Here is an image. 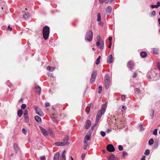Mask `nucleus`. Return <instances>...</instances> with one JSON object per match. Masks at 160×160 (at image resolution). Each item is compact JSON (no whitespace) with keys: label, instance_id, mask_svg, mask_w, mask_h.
I'll return each mask as SVG.
<instances>
[{"label":"nucleus","instance_id":"f257e3e1","mask_svg":"<svg viewBox=\"0 0 160 160\" xmlns=\"http://www.w3.org/2000/svg\"><path fill=\"white\" fill-rule=\"evenodd\" d=\"M42 33L44 39L45 40H47L48 38L50 33L49 27L47 26L44 27L42 30Z\"/></svg>","mask_w":160,"mask_h":160},{"label":"nucleus","instance_id":"f03ea898","mask_svg":"<svg viewBox=\"0 0 160 160\" xmlns=\"http://www.w3.org/2000/svg\"><path fill=\"white\" fill-rule=\"evenodd\" d=\"M105 109H101V110L98 112L96 117L95 125H97L99 120L101 118V116L102 115L105 113Z\"/></svg>","mask_w":160,"mask_h":160},{"label":"nucleus","instance_id":"7ed1b4c3","mask_svg":"<svg viewBox=\"0 0 160 160\" xmlns=\"http://www.w3.org/2000/svg\"><path fill=\"white\" fill-rule=\"evenodd\" d=\"M93 32L91 30H89L86 33L85 39L86 41L91 42L92 39Z\"/></svg>","mask_w":160,"mask_h":160},{"label":"nucleus","instance_id":"20e7f679","mask_svg":"<svg viewBox=\"0 0 160 160\" xmlns=\"http://www.w3.org/2000/svg\"><path fill=\"white\" fill-rule=\"evenodd\" d=\"M105 86L106 89H108L110 84V78L108 74H106L104 77Z\"/></svg>","mask_w":160,"mask_h":160},{"label":"nucleus","instance_id":"39448f33","mask_svg":"<svg viewBox=\"0 0 160 160\" xmlns=\"http://www.w3.org/2000/svg\"><path fill=\"white\" fill-rule=\"evenodd\" d=\"M34 108L35 112L37 114H38L41 116H44V114L43 112L41 109L38 107L35 106L34 107Z\"/></svg>","mask_w":160,"mask_h":160},{"label":"nucleus","instance_id":"423d86ee","mask_svg":"<svg viewBox=\"0 0 160 160\" xmlns=\"http://www.w3.org/2000/svg\"><path fill=\"white\" fill-rule=\"evenodd\" d=\"M97 39L98 41H101V45L99 47V48L101 50H102L104 47V42L103 40L101 39V38L99 35H98L97 36Z\"/></svg>","mask_w":160,"mask_h":160},{"label":"nucleus","instance_id":"0eeeda50","mask_svg":"<svg viewBox=\"0 0 160 160\" xmlns=\"http://www.w3.org/2000/svg\"><path fill=\"white\" fill-rule=\"evenodd\" d=\"M107 149L110 152H113L115 150L114 146L111 144H109L107 146Z\"/></svg>","mask_w":160,"mask_h":160},{"label":"nucleus","instance_id":"6e6552de","mask_svg":"<svg viewBox=\"0 0 160 160\" xmlns=\"http://www.w3.org/2000/svg\"><path fill=\"white\" fill-rule=\"evenodd\" d=\"M113 62V57L112 54H110L107 58V62L108 63H111Z\"/></svg>","mask_w":160,"mask_h":160},{"label":"nucleus","instance_id":"1a4fd4ad","mask_svg":"<svg viewBox=\"0 0 160 160\" xmlns=\"http://www.w3.org/2000/svg\"><path fill=\"white\" fill-rule=\"evenodd\" d=\"M39 127L43 135L45 136H47L48 132L47 131L40 126H39Z\"/></svg>","mask_w":160,"mask_h":160},{"label":"nucleus","instance_id":"9d476101","mask_svg":"<svg viewBox=\"0 0 160 160\" xmlns=\"http://www.w3.org/2000/svg\"><path fill=\"white\" fill-rule=\"evenodd\" d=\"M66 152V151L65 150H64L62 152L60 157V160H66L65 154Z\"/></svg>","mask_w":160,"mask_h":160},{"label":"nucleus","instance_id":"9b49d317","mask_svg":"<svg viewBox=\"0 0 160 160\" xmlns=\"http://www.w3.org/2000/svg\"><path fill=\"white\" fill-rule=\"evenodd\" d=\"M134 66V63L131 61H129L128 63L127 67L129 68L133 69Z\"/></svg>","mask_w":160,"mask_h":160},{"label":"nucleus","instance_id":"f8f14e48","mask_svg":"<svg viewBox=\"0 0 160 160\" xmlns=\"http://www.w3.org/2000/svg\"><path fill=\"white\" fill-rule=\"evenodd\" d=\"M91 108V104H88L86 109V111L87 112V114H88L89 112H90Z\"/></svg>","mask_w":160,"mask_h":160},{"label":"nucleus","instance_id":"ddd939ff","mask_svg":"<svg viewBox=\"0 0 160 160\" xmlns=\"http://www.w3.org/2000/svg\"><path fill=\"white\" fill-rule=\"evenodd\" d=\"M91 124V122L90 120H87L86 123V125L85 127V128L86 129H88Z\"/></svg>","mask_w":160,"mask_h":160},{"label":"nucleus","instance_id":"4468645a","mask_svg":"<svg viewBox=\"0 0 160 160\" xmlns=\"http://www.w3.org/2000/svg\"><path fill=\"white\" fill-rule=\"evenodd\" d=\"M67 143H64L62 142H55V144L57 146H63L67 145Z\"/></svg>","mask_w":160,"mask_h":160},{"label":"nucleus","instance_id":"2eb2a0df","mask_svg":"<svg viewBox=\"0 0 160 160\" xmlns=\"http://www.w3.org/2000/svg\"><path fill=\"white\" fill-rule=\"evenodd\" d=\"M36 92L38 95H40L41 93V88L39 86L35 87Z\"/></svg>","mask_w":160,"mask_h":160},{"label":"nucleus","instance_id":"dca6fc26","mask_svg":"<svg viewBox=\"0 0 160 160\" xmlns=\"http://www.w3.org/2000/svg\"><path fill=\"white\" fill-rule=\"evenodd\" d=\"M69 139V138L68 136H66L65 137V138L63 139V142L64 143H67V145H68L69 144V142H68Z\"/></svg>","mask_w":160,"mask_h":160},{"label":"nucleus","instance_id":"f3484780","mask_svg":"<svg viewBox=\"0 0 160 160\" xmlns=\"http://www.w3.org/2000/svg\"><path fill=\"white\" fill-rule=\"evenodd\" d=\"M59 152H57L54 156L53 160H59Z\"/></svg>","mask_w":160,"mask_h":160},{"label":"nucleus","instance_id":"a211bd4d","mask_svg":"<svg viewBox=\"0 0 160 160\" xmlns=\"http://www.w3.org/2000/svg\"><path fill=\"white\" fill-rule=\"evenodd\" d=\"M35 119L36 121L39 123L42 122V119L39 116L36 115L35 116Z\"/></svg>","mask_w":160,"mask_h":160},{"label":"nucleus","instance_id":"6ab92c4d","mask_svg":"<svg viewBox=\"0 0 160 160\" xmlns=\"http://www.w3.org/2000/svg\"><path fill=\"white\" fill-rule=\"evenodd\" d=\"M140 55L141 57L145 58L147 56V53L145 52L142 51L141 52Z\"/></svg>","mask_w":160,"mask_h":160},{"label":"nucleus","instance_id":"aec40b11","mask_svg":"<svg viewBox=\"0 0 160 160\" xmlns=\"http://www.w3.org/2000/svg\"><path fill=\"white\" fill-rule=\"evenodd\" d=\"M30 17L29 15L28 14V13H27L26 12L23 15V18L26 20L29 18Z\"/></svg>","mask_w":160,"mask_h":160},{"label":"nucleus","instance_id":"412c9836","mask_svg":"<svg viewBox=\"0 0 160 160\" xmlns=\"http://www.w3.org/2000/svg\"><path fill=\"white\" fill-rule=\"evenodd\" d=\"M97 74V72L96 70H94L92 72L91 77L93 78L96 79V76Z\"/></svg>","mask_w":160,"mask_h":160},{"label":"nucleus","instance_id":"4be33fe9","mask_svg":"<svg viewBox=\"0 0 160 160\" xmlns=\"http://www.w3.org/2000/svg\"><path fill=\"white\" fill-rule=\"evenodd\" d=\"M112 9V8L110 6H108L106 10L107 12L109 14H110L111 12Z\"/></svg>","mask_w":160,"mask_h":160},{"label":"nucleus","instance_id":"5701e85b","mask_svg":"<svg viewBox=\"0 0 160 160\" xmlns=\"http://www.w3.org/2000/svg\"><path fill=\"white\" fill-rule=\"evenodd\" d=\"M91 135H86L85 137L84 141H87V140H89L91 138Z\"/></svg>","mask_w":160,"mask_h":160},{"label":"nucleus","instance_id":"b1692460","mask_svg":"<svg viewBox=\"0 0 160 160\" xmlns=\"http://www.w3.org/2000/svg\"><path fill=\"white\" fill-rule=\"evenodd\" d=\"M47 70L50 72H53L55 70V68L51 66H48L47 67Z\"/></svg>","mask_w":160,"mask_h":160},{"label":"nucleus","instance_id":"393cba45","mask_svg":"<svg viewBox=\"0 0 160 160\" xmlns=\"http://www.w3.org/2000/svg\"><path fill=\"white\" fill-rule=\"evenodd\" d=\"M88 144L87 141H84L83 148L84 150L87 149Z\"/></svg>","mask_w":160,"mask_h":160},{"label":"nucleus","instance_id":"a878e982","mask_svg":"<svg viewBox=\"0 0 160 160\" xmlns=\"http://www.w3.org/2000/svg\"><path fill=\"white\" fill-rule=\"evenodd\" d=\"M22 111L21 110H18V115L19 117H20L22 115Z\"/></svg>","mask_w":160,"mask_h":160},{"label":"nucleus","instance_id":"bb28decb","mask_svg":"<svg viewBox=\"0 0 160 160\" xmlns=\"http://www.w3.org/2000/svg\"><path fill=\"white\" fill-rule=\"evenodd\" d=\"M115 158V155L114 154H112L109 156L108 159L109 160H114Z\"/></svg>","mask_w":160,"mask_h":160},{"label":"nucleus","instance_id":"cd10ccee","mask_svg":"<svg viewBox=\"0 0 160 160\" xmlns=\"http://www.w3.org/2000/svg\"><path fill=\"white\" fill-rule=\"evenodd\" d=\"M154 143V140L153 138L150 139L148 141V144L150 145H151L153 144Z\"/></svg>","mask_w":160,"mask_h":160},{"label":"nucleus","instance_id":"c85d7f7f","mask_svg":"<svg viewBox=\"0 0 160 160\" xmlns=\"http://www.w3.org/2000/svg\"><path fill=\"white\" fill-rule=\"evenodd\" d=\"M97 21L98 22H100L101 21V15L99 13H98L97 15Z\"/></svg>","mask_w":160,"mask_h":160},{"label":"nucleus","instance_id":"c756f323","mask_svg":"<svg viewBox=\"0 0 160 160\" xmlns=\"http://www.w3.org/2000/svg\"><path fill=\"white\" fill-rule=\"evenodd\" d=\"M101 58V57L100 56H99L98 58H97L96 61V63L97 65H98L100 63V59Z\"/></svg>","mask_w":160,"mask_h":160},{"label":"nucleus","instance_id":"7c9ffc66","mask_svg":"<svg viewBox=\"0 0 160 160\" xmlns=\"http://www.w3.org/2000/svg\"><path fill=\"white\" fill-rule=\"evenodd\" d=\"M25 122L28 123L29 122V118L28 116H24Z\"/></svg>","mask_w":160,"mask_h":160},{"label":"nucleus","instance_id":"2f4dec72","mask_svg":"<svg viewBox=\"0 0 160 160\" xmlns=\"http://www.w3.org/2000/svg\"><path fill=\"white\" fill-rule=\"evenodd\" d=\"M150 153V150L148 149H146L144 152V154L146 155H149V154Z\"/></svg>","mask_w":160,"mask_h":160},{"label":"nucleus","instance_id":"473e14b6","mask_svg":"<svg viewBox=\"0 0 160 160\" xmlns=\"http://www.w3.org/2000/svg\"><path fill=\"white\" fill-rule=\"evenodd\" d=\"M107 107V103H105L104 104L102 105L101 109H105V111Z\"/></svg>","mask_w":160,"mask_h":160},{"label":"nucleus","instance_id":"72a5a7b5","mask_svg":"<svg viewBox=\"0 0 160 160\" xmlns=\"http://www.w3.org/2000/svg\"><path fill=\"white\" fill-rule=\"evenodd\" d=\"M158 142H155L153 146V148L154 149H156L158 148Z\"/></svg>","mask_w":160,"mask_h":160},{"label":"nucleus","instance_id":"f704fd0d","mask_svg":"<svg viewBox=\"0 0 160 160\" xmlns=\"http://www.w3.org/2000/svg\"><path fill=\"white\" fill-rule=\"evenodd\" d=\"M139 127L140 128V130L141 131H142L144 130V128H143L142 124H140Z\"/></svg>","mask_w":160,"mask_h":160},{"label":"nucleus","instance_id":"c9c22d12","mask_svg":"<svg viewBox=\"0 0 160 160\" xmlns=\"http://www.w3.org/2000/svg\"><path fill=\"white\" fill-rule=\"evenodd\" d=\"M22 132L24 134L26 135L27 131L25 128H23L22 129Z\"/></svg>","mask_w":160,"mask_h":160},{"label":"nucleus","instance_id":"e433bc0d","mask_svg":"<svg viewBox=\"0 0 160 160\" xmlns=\"http://www.w3.org/2000/svg\"><path fill=\"white\" fill-rule=\"evenodd\" d=\"M100 134L102 137H104L106 135L105 132L102 131L100 132Z\"/></svg>","mask_w":160,"mask_h":160},{"label":"nucleus","instance_id":"4c0bfd02","mask_svg":"<svg viewBox=\"0 0 160 160\" xmlns=\"http://www.w3.org/2000/svg\"><path fill=\"white\" fill-rule=\"evenodd\" d=\"M95 78H93L91 77L90 82L92 83H93L95 81Z\"/></svg>","mask_w":160,"mask_h":160},{"label":"nucleus","instance_id":"58836bf2","mask_svg":"<svg viewBox=\"0 0 160 160\" xmlns=\"http://www.w3.org/2000/svg\"><path fill=\"white\" fill-rule=\"evenodd\" d=\"M118 149L120 151H121L123 150V147L121 145H119L118 147Z\"/></svg>","mask_w":160,"mask_h":160},{"label":"nucleus","instance_id":"ea45409f","mask_svg":"<svg viewBox=\"0 0 160 160\" xmlns=\"http://www.w3.org/2000/svg\"><path fill=\"white\" fill-rule=\"evenodd\" d=\"M158 130L157 129H155L153 132V134L155 135H156L157 134Z\"/></svg>","mask_w":160,"mask_h":160},{"label":"nucleus","instance_id":"a19ab883","mask_svg":"<svg viewBox=\"0 0 160 160\" xmlns=\"http://www.w3.org/2000/svg\"><path fill=\"white\" fill-rule=\"evenodd\" d=\"M26 107V105L25 104H23L21 106V108L22 109H25Z\"/></svg>","mask_w":160,"mask_h":160},{"label":"nucleus","instance_id":"79ce46f5","mask_svg":"<svg viewBox=\"0 0 160 160\" xmlns=\"http://www.w3.org/2000/svg\"><path fill=\"white\" fill-rule=\"evenodd\" d=\"M23 115L24 117L28 116V112L27 110H25L24 112V113Z\"/></svg>","mask_w":160,"mask_h":160},{"label":"nucleus","instance_id":"37998d69","mask_svg":"<svg viewBox=\"0 0 160 160\" xmlns=\"http://www.w3.org/2000/svg\"><path fill=\"white\" fill-rule=\"evenodd\" d=\"M40 158L41 160H44L46 158V157L44 155H43L41 156Z\"/></svg>","mask_w":160,"mask_h":160},{"label":"nucleus","instance_id":"c03bdc74","mask_svg":"<svg viewBox=\"0 0 160 160\" xmlns=\"http://www.w3.org/2000/svg\"><path fill=\"white\" fill-rule=\"evenodd\" d=\"M13 147L15 149H18V145L16 144H14L13 145Z\"/></svg>","mask_w":160,"mask_h":160},{"label":"nucleus","instance_id":"a18cd8bd","mask_svg":"<svg viewBox=\"0 0 160 160\" xmlns=\"http://www.w3.org/2000/svg\"><path fill=\"white\" fill-rule=\"evenodd\" d=\"M153 53L157 54H158V51L156 50L155 49H154L153 51Z\"/></svg>","mask_w":160,"mask_h":160},{"label":"nucleus","instance_id":"49530a36","mask_svg":"<svg viewBox=\"0 0 160 160\" xmlns=\"http://www.w3.org/2000/svg\"><path fill=\"white\" fill-rule=\"evenodd\" d=\"M135 91L138 93H139L140 92V89H138V88H136V89Z\"/></svg>","mask_w":160,"mask_h":160},{"label":"nucleus","instance_id":"de8ad7c7","mask_svg":"<svg viewBox=\"0 0 160 160\" xmlns=\"http://www.w3.org/2000/svg\"><path fill=\"white\" fill-rule=\"evenodd\" d=\"M157 67L158 69L160 71V62H158L157 64Z\"/></svg>","mask_w":160,"mask_h":160},{"label":"nucleus","instance_id":"09e8293b","mask_svg":"<svg viewBox=\"0 0 160 160\" xmlns=\"http://www.w3.org/2000/svg\"><path fill=\"white\" fill-rule=\"evenodd\" d=\"M100 43L101 44V41H98L96 43V44L97 46H99L100 44Z\"/></svg>","mask_w":160,"mask_h":160},{"label":"nucleus","instance_id":"8fccbe9b","mask_svg":"<svg viewBox=\"0 0 160 160\" xmlns=\"http://www.w3.org/2000/svg\"><path fill=\"white\" fill-rule=\"evenodd\" d=\"M45 106L46 107H48L50 106V104L49 102H47L45 103Z\"/></svg>","mask_w":160,"mask_h":160},{"label":"nucleus","instance_id":"3c124183","mask_svg":"<svg viewBox=\"0 0 160 160\" xmlns=\"http://www.w3.org/2000/svg\"><path fill=\"white\" fill-rule=\"evenodd\" d=\"M125 95H122L121 96V99L122 100H124V99H125Z\"/></svg>","mask_w":160,"mask_h":160},{"label":"nucleus","instance_id":"603ef678","mask_svg":"<svg viewBox=\"0 0 160 160\" xmlns=\"http://www.w3.org/2000/svg\"><path fill=\"white\" fill-rule=\"evenodd\" d=\"M151 7L152 8H158V7H157V5H151Z\"/></svg>","mask_w":160,"mask_h":160},{"label":"nucleus","instance_id":"864d4df0","mask_svg":"<svg viewBox=\"0 0 160 160\" xmlns=\"http://www.w3.org/2000/svg\"><path fill=\"white\" fill-rule=\"evenodd\" d=\"M137 76V73L136 72H134L133 74V75L132 76L133 78H135Z\"/></svg>","mask_w":160,"mask_h":160},{"label":"nucleus","instance_id":"5fc2aeb1","mask_svg":"<svg viewBox=\"0 0 160 160\" xmlns=\"http://www.w3.org/2000/svg\"><path fill=\"white\" fill-rule=\"evenodd\" d=\"M127 154V152H124V151H123L122 152V156H125Z\"/></svg>","mask_w":160,"mask_h":160},{"label":"nucleus","instance_id":"6e6d98bb","mask_svg":"<svg viewBox=\"0 0 160 160\" xmlns=\"http://www.w3.org/2000/svg\"><path fill=\"white\" fill-rule=\"evenodd\" d=\"M85 157V154L84 153H83L82 154L81 156V158L82 159H83Z\"/></svg>","mask_w":160,"mask_h":160},{"label":"nucleus","instance_id":"4d7b16f0","mask_svg":"<svg viewBox=\"0 0 160 160\" xmlns=\"http://www.w3.org/2000/svg\"><path fill=\"white\" fill-rule=\"evenodd\" d=\"M156 12L155 11H152V15H153V16L155 15V14H156Z\"/></svg>","mask_w":160,"mask_h":160},{"label":"nucleus","instance_id":"13d9d810","mask_svg":"<svg viewBox=\"0 0 160 160\" xmlns=\"http://www.w3.org/2000/svg\"><path fill=\"white\" fill-rule=\"evenodd\" d=\"M97 125H95V123L94 124V125L92 127L91 129L92 130L94 127H96Z\"/></svg>","mask_w":160,"mask_h":160},{"label":"nucleus","instance_id":"bf43d9fd","mask_svg":"<svg viewBox=\"0 0 160 160\" xmlns=\"http://www.w3.org/2000/svg\"><path fill=\"white\" fill-rule=\"evenodd\" d=\"M3 12V8H0V13H2Z\"/></svg>","mask_w":160,"mask_h":160},{"label":"nucleus","instance_id":"052dcab7","mask_svg":"<svg viewBox=\"0 0 160 160\" xmlns=\"http://www.w3.org/2000/svg\"><path fill=\"white\" fill-rule=\"evenodd\" d=\"M157 6L158 8L160 6V2L158 1L157 2Z\"/></svg>","mask_w":160,"mask_h":160},{"label":"nucleus","instance_id":"680f3d73","mask_svg":"<svg viewBox=\"0 0 160 160\" xmlns=\"http://www.w3.org/2000/svg\"><path fill=\"white\" fill-rule=\"evenodd\" d=\"M8 29L9 30V31H11L12 30V28L11 27H10V26H8Z\"/></svg>","mask_w":160,"mask_h":160},{"label":"nucleus","instance_id":"e2e57ef3","mask_svg":"<svg viewBox=\"0 0 160 160\" xmlns=\"http://www.w3.org/2000/svg\"><path fill=\"white\" fill-rule=\"evenodd\" d=\"M112 42H110L108 46V47L109 48H111V46H112Z\"/></svg>","mask_w":160,"mask_h":160},{"label":"nucleus","instance_id":"0e129e2a","mask_svg":"<svg viewBox=\"0 0 160 160\" xmlns=\"http://www.w3.org/2000/svg\"><path fill=\"white\" fill-rule=\"evenodd\" d=\"M122 109L123 110H125L127 108L125 106H123L122 108Z\"/></svg>","mask_w":160,"mask_h":160},{"label":"nucleus","instance_id":"69168bd1","mask_svg":"<svg viewBox=\"0 0 160 160\" xmlns=\"http://www.w3.org/2000/svg\"><path fill=\"white\" fill-rule=\"evenodd\" d=\"M111 130L110 129H108V130H107L106 131V132L108 133H109V132H111Z\"/></svg>","mask_w":160,"mask_h":160},{"label":"nucleus","instance_id":"338daca9","mask_svg":"<svg viewBox=\"0 0 160 160\" xmlns=\"http://www.w3.org/2000/svg\"><path fill=\"white\" fill-rule=\"evenodd\" d=\"M102 87L101 86H99L98 87L99 90H100L101 91H102Z\"/></svg>","mask_w":160,"mask_h":160},{"label":"nucleus","instance_id":"774afa93","mask_svg":"<svg viewBox=\"0 0 160 160\" xmlns=\"http://www.w3.org/2000/svg\"><path fill=\"white\" fill-rule=\"evenodd\" d=\"M112 37H109V38H108V40L109 41H110L112 40Z\"/></svg>","mask_w":160,"mask_h":160}]
</instances>
